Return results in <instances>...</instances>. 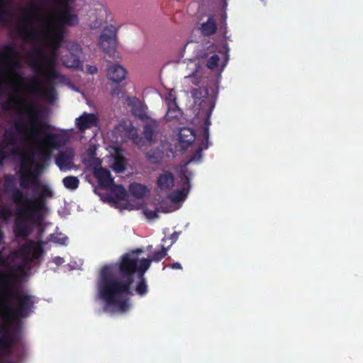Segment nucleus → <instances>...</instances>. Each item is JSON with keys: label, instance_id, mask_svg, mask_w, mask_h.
Segmentation results:
<instances>
[{"label": "nucleus", "instance_id": "9d476101", "mask_svg": "<svg viewBox=\"0 0 363 363\" xmlns=\"http://www.w3.org/2000/svg\"><path fill=\"white\" fill-rule=\"evenodd\" d=\"M117 28L110 25L104 28L102 33L99 37V44L100 48L106 53L113 52L116 47V33Z\"/></svg>", "mask_w": 363, "mask_h": 363}, {"label": "nucleus", "instance_id": "a878e982", "mask_svg": "<svg viewBox=\"0 0 363 363\" xmlns=\"http://www.w3.org/2000/svg\"><path fill=\"white\" fill-rule=\"evenodd\" d=\"M18 253L22 258V264L19 266V269L29 267L34 262L33 257H31L30 245H21L18 251Z\"/></svg>", "mask_w": 363, "mask_h": 363}, {"label": "nucleus", "instance_id": "49530a36", "mask_svg": "<svg viewBox=\"0 0 363 363\" xmlns=\"http://www.w3.org/2000/svg\"><path fill=\"white\" fill-rule=\"evenodd\" d=\"M0 266L10 267L8 258L3 255L2 252H0Z\"/></svg>", "mask_w": 363, "mask_h": 363}, {"label": "nucleus", "instance_id": "8fccbe9b", "mask_svg": "<svg viewBox=\"0 0 363 363\" xmlns=\"http://www.w3.org/2000/svg\"><path fill=\"white\" fill-rule=\"evenodd\" d=\"M6 157V155L5 151L3 149H0V164H2Z\"/></svg>", "mask_w": 363, "mask_h": 363}, {"label": "nucleus", "instance_id": "bf43d9fd", "mask_svg": "<svg viewBox=\"0 0 363 363\" xmlns=\"http://www.w3.org/2000/svg\"><path fill=\"white\" fill-rule=\"evenodd\" d=\"M141 251H142V250H140V249H138V250H137V252H141Z\"/></svg>", "mask_w": 363, "mask_h": 363}, {"label": "nucleus", "instance_id": "393cba45", "mask_svg": "<svg viewBox=\"0 0 363 363\" xmlns=\"http://www.w3.org/2000/svg\"><path fill=\"white\" fill-rule=\"evenodd\" d=\"M195 133L190 128H181L179 133V140L183 148L186 149L195 140Z\"/></svg>", "mask_w": 363, "mask_h": 363}, {"label": "nucleus", "instance_id": "6e6d98bb", "mask_svg": "<svg viewBox=\"0 0 363 363\" xmlns=\"http://www.w3.org/2000/svg\"><path fill=\"white\" fill-rule=\"evenodd\" d=\"M120 93V89H114L112 92V95H115V94H119Z\"/></svg>", "mask_w": 363, "mask_h": 363}, {"label": "nucleus", "instance_id": "412c9836", "mask_svg": "<svg viewBox=\"0 0 363 363\" xmlns=\"http://www.w3.org/2000/svg\"><path fill=\"white\" fill-rule=\"evenodd\" d=\"M175 177L172 172L168 170H162L157 177L156 184L157 189L162 191L171 190L174 186Z\"/></svg>", "mask_w": 363, "mask_h": 363}, {"label": "nucleus", "instance_id": "c03bdc74", "mask_svg": "<svg viewBox=\"0 0 363 363\" xmlns=\"http://www.w3.org/2000/svg\"><path fill=\"white\" fill-rule=\"evenodd\" d=\"M33 89L30 90L32 92H38L42 89V85L38 78H33L31 80Z\"/></svg>", "mask_w": 363, "mask_h": 363}, {"label": "nucleus", "instance_id": "c756f323", "mask_svg": "<svg viewBox=\"0 0 363 363\" xmlns=\"http://www.w3.org/2000/svg\"><path fill=\"white\" fill-rule=\"evenodd\" d=\"M4 184L3 191L6 194L9 195L11 199L12 200V194H13L14 189H18L16 186L15 176L13 174H7L4 175Z\"/></svg>", "mask_w": 363, "mask_h": 363}, {"label": "nucleus", "instance_id": "1a4fd4ad", "mask_svg": "<svg viewBox=\"0 0 363 363\" xmlns=\"http://www.w3.org/2000/svg\"><path fill=\"white\" fill-rule=\"evenodd\" d=\"M57 57V52L55 50L50 54H46L43 60L44 62L43 70L42 72L36 73L47 82L52 83L54 80L58 79L61 77L55 69Z\"/></svg>", "mask_w": 363, "mask_h": 363}, {"label": "nucleus", "instance_id": "7c9ffc66", "mask_svg": "<svg viewBox=\"0 0 363 363\" xmlns=\"http://www.w3.org/2000/svg\"><path fill=\"white\" fill-rule=\"evenodd\" d=\"M130 194L136 199H143L147 192L146 186L139 183H132L129 186Z\"/></svg>", "mask_w": 363, "mask_h": 363}, {"label": "nucleus", "instance_id": "2f4dec72", "mask_svg": "<svg viewBox=\"0 0 363 363\" xmlns=\"http://www.w3.org/2000/svg\"><path fill=\"white\" fill-rule=\"evenodd\" d=\"M191 95L195 103L201 105L206 99L208 96V89L206 86H200L191 91Z\"/></svg>", "mask_w": 363, "mask_h": 363}, {"label": "nucleus", "instance_id": "37998d69", "mask_svg": "<svg viewBox=\"0 0 363 363\" xmlns=\"http://www.w3.org/2000/svg\"><path fill=\"white\" fill-rule=\"evenodd\" d=\"M193 84L198 86L202 84L203 78L201 77V72L196 69L195 72L188 77Z\"/></svg>", "mask_w": 363, "mask_h": 363}, {"label": "nucleus", "instance_id": "4468645a", "mask_svg": "<svg viewBox=\"0 0 363 363\" xmlns=\"http://www.w3.org/2000/svg\"><path fill=\"white\" fill-rule=\"evenodd\" d=\"M18 342V337L11 335L7 328H4V333L0 337V359L12 356L13 347Z\"/></svg>", "mask_w": 363, "mask_h": 363}, {"label": "nucleus", "instance_id": "dca6fc26", "mask_svg": "<svg viewBox=\"0 0 363 363\" xmlns=\"http://www.w3.org/2000/svg\"><path fill=\"white\" fill-rule=\"evenodd\" d=\"M61 9L57 17V24L55 26H74L79 23L77 14L70 13V7L67 4H61Z\"/></svg>", "mask_w": 363, "mask_h": 363}, {"label": "nucleus", "instance_id": "a211bd4d", "mask_svg": "<svg viewBox=\"0 0 363 363\" xmlns=\"http://www.w3.org/2000/svg\"><path fill=\"white\" fill-rule=\"evenodd\" d=\"M98 123L99 118L94 113H84L75 119V125L81 133L97 126Z\"/></svg>", "mask_w": 363, "mask_h": 363}, {"label": "nucleus", "instance_id": "f3484780", "mask_svg": "<svg viewBox=\"0 0 363 363\" xmlns=\"http://www.w3.org/2000/svg\"><path fill=\"white\" fill-rule=\"evenodd\" d=\"M45 55V50L40 46L35 47L28 54V64L35 73H40L43 70L44 62L43 60Z\"/></svg>", "mask_w": 363, "mask_h": 363}, {"label": "nucleus", "instance_id": "864d4df0", "mask_svg": "<svg viewBox=\"0 0 363 363\" xmlns=\"http://www.w3.org/2000/svg\"><path fill=\"white\" fill-rule=\"evenodd\" d=\"M11 104V101H9V102H7V103L4 104L2 105V108H3L4 110H5V111H8V110L11 109V106H10Z\"/></svg>", "mask_w": 363, "mask_h": 363}, {"label": "nucleus", "instance_id": "cd10ccee", "mask_svg": "<svg viewBox=\"0 0 363 363\" xmlns=\"http://www.w3.org/2000/svg\"><path fill=\"white\" fill-rule=\"evenodd\" d=\"M72 163V154L67 151L62 152L56 158V164L60 170H66L70 168Z\"/></svg>", "mask_w": 363, "mask_h": 363}, {"label": "nucleus", "instance_id": "6ab92c4d", "mask_svg": "<svg viewBox=\"0 0 363 363\" xmlns=\"http://www.w3.org/2000/svg\"><path fill=\"white\" fill-rule=\"evenodd\" d=\"M211 124L210 120L208 118H207L204 123V128H203V135H204V140L201 141L200 143L198 149L196 150V152L193 154L190 160L186 162L185 166L188 165L191 162H200L201 159L202 157V151L203 150H206L208 147L209 145V125Z\"/></svg>", "mask_w": 363, "mask_h": 363}, {"label": "nucleus", "instance_id": "72a5a7b5", "mask_svg": "<svg viewBox=\"0 0 363 363\" xmlns=\"http://www.w3.org/2000/svg\"><path fill=\"white\" fill-rule=\"evenodd\" d=\"M167 112L166 114V118L168 121L174 119V118L176 116V115L172 116V113L174 112V110H176L177 111H179V108L178 107L177 102H176V98L173 97L171 94H169V96L167 99Z\"/></svg>", "mask_w": 363, "mask_h": 363}, {"label": "nucleus", "instance_id": "5fc2aeb1", "mask_svg": "<svg viewBox=\"0 0 363 363\" xmlns=\"http://www.w3.org/2000/svg\"><path fill=\"white\" fill-rule=\"evenodd\" d=\"M174 111L172 113V116H174L176 115V116L174 118H179V117L180 116L181 113H182V111L181 109H179V111H177L176 110H174Z\"/></svg>", "mask_w": 363, "mask_h": 363}, {"label": "nucleus", "instance_id": "f704fd0d", "mask_svg": "<svg viewBox=\"0 0 363 363\" xmlns=\"http://www.w3.org/2000/svg\"><path fill=\"white\" fill-rule=\"evenodd\" d=\"M65 188L69 190H75L79 187V180L77 177L67 176L62 179Z\"/></svg>", "mask_w": 363, "mask_h": 363}, {"label": "nucleus", "instance_id": "3c124183", "mask_svg": "<svg viewBox=\"0 0 363 363\" xmlns=\"http://www.w3.org/2000/svg\"><path fill=\"white\" fill-rule=\"evenodd\" d=\"M169 267L174 269H182L181 264L179 262H175V263L171 264L169 265Z\"/></svg>", "mask_w": 363, "mask_h": 363}, {"label": "nucleus", "instance_id": "aec40b11", "mask_svg": "<svg viewBox=\"0 0 363 363\" xmlns=\"http://www.w3.org/2000/svg\"><path fill=\"white\" fill-rule=\"evenodd\" d=\"M126 104L131 108V111L135 117L142 120L147 118V108L139 99L135 96H128L126 99Z\"/></svg>", "mask_w": 363, "mask_h": 363}, {"label": "nucleus", "instance_id": "473e14b6", "mask_svg": "<svg viewBox=\"0 0 363 363\" xmlns=\"http://www.w3.org/2000/svg\"><path fill=\"white\" fill-rule=\"evenodd\" d=\"M9 4L10 0H0V18L4 23L10 22V19L7 18L11 16V12L8 9Z\"/></svg>", "mask_w": 363, "mask_h": 363}, {"label": "nucleus", "instance_id": "c85d7f7f", "mask_svg": "<svg viewBox=\"0 0 363 363\" xmlns=\"http://www.w3.org/2000/svg\"><path fill=\"white\" fill-rule=\"evenodd\" d=\"M217 30V24L213 16L208 17L206 22L201 26V33L204 36H210L216 33Z\"/></svg>", "mask_w": 363, "mask_h": 363}, {"label": "nucleus", "instance_id": "20e7f679", "mask_svg": "<svg viewBox=\"0 0 363 363\" xmlns=\"http://www.w3.org/2000/svg\"><path fill=\"white\" fill-rule=\"evenodd\" d=\"M16 218L14 222L13 233L17 238H26L31 233L28 221H36L42 218L41 214L30 203L16 204Z\"/></svg>", "mask_w": 363, "mask_h": 363}, {"label": "nucleus", "instance_id": "f8f14e48", "mask_svg": "<svg viewBox=\"0 0 363 363\" xmlns=\"http://www.w3.org/2000/svg\"><path fill=\"white\" fill-rule=\"evenodd\" d=\"M69 52L62 57V64L69 68H79L82 65L80 55L82 52L80 45L77 43L69 45Z\"/></svg>", "mask_w": 363, "mask_h": 363}, {"label": "nucleus", "instance_id": "de8ad7c7", "mask_svg": "<svg viewBox=\"0 0 363 363\" xmlns=\"http://www.w3.org/2000/svg\"><path fill=\"white\" fill-rule=\"evenodd\" d=\"M53 241L57 243H60L61 245H65L66 242L67 241V237H62V238H58V236H55L52 238Z\"/></svg>", "mask_w": 363, "mask_h": 363}, {"label": "nucleus", "instance_id": "13d9d810", "mask_svg": "<svg viewBox=\"0 0 363 363\" xmlns=\"http://www.w3.org/2000/svg\"><path fill=\"white\" fill-rule=\"evenodd\" d=\"M14 102H15L16 104H19V103H20L18 100H16Z\"/></svg>", "mask_w": 363, "mask_h": 363}, {"label": "nucleus", "instance_id": "b1692460", "mask_svg": "<svg viewBox=\"0 0 363 363\" xmlns=\"http://www.w3.org/2000/svg\"><path fill=\"white\" fill-rule=\"evenodd\" d=\"M126 70L121 65H112L108 69V78L115 83H120L126 77Z\"/></svg>", "mask_w": 363, "mask_h": 363}, {"label": "nucleus", "instance_id": "5701e85b", "mask_svg": "<svg viewBox=\"0 0 363 363\" xmlns=\"http://www.w3.org/2000/svg\"><path fill=\"white\" fill-rule=\"evenodd\" d=\"M94 176L97 178L99 185L101 189H108L114 184L111 172L106 168L101 167L94 171Z\"/></svg>", "mask_w": 363, "mask_h": 363}, {"label": "nucleus", "instance_id": "a18cd8bd", "mask_svg": "<svg viewBox=\"0 0 363 363\" xmlns=\"http://www.w3.org/2000/svg\"><path fill=\"white\" fill-rule=\"evenodd\" d=\"M145 214L147 216V218L150 219L158 218L157 211L155 210L146 209L145 211Z\"/></svg>", "mask_w": 363, "mask_h": 363}, {"label": "nucleus", "instance_id": "39448f33", "mask_svg": "<svg viewBox=\"0 0 363 363\" xmlns=\"http://www.w3.org/2000/svg\"><path fill=\"white\" fill-rule=\"evenodd\" d=\"M21 14V20L30 27V30L26 26L21 27L18 30L19 35L24 40H33L38 33L37 29L33 26V21H38L41 18V12L40 7L31 3L27 7L23 8Z\"/></svg>", "mask_w": 363, "mask_h": 363}, {"label": "nucleus", "instance_id": "09e8293b", "mask_svg": "<svg viewBox=\"0 0 363 363\" xmlns=\"http://www.w3.org/2000/svg\"><path fill=\"white\" fill-rule=\"evenodd\" d=\"M55 91L54 88H50L45 93V96L49 99H52L55 97Z\"/></svg>", "mask_w": 363, "mask_h": 363}, {"label": "nucleus", "instance_id": "423d86ee", "mask_svg": "<svg viewBox=\"0 0 363 363\" xmlns=\"http://www.w3.org/2000/svg\"><path fill=\"white\" fill-rule=\"evenodd\" d=\"M18 55V52L16 46L11 43L4 45L0 50V57L8 61L7 67L14 74V79L11 81L12 85L23 87L25 83L20 73L16 72L21 67L20 61L16 59Z\"/></svg>", "mask_w": 363, "mask_h": 363}, {"label": "nucleus", "instance_id": "4d7b16f0", "mask_svg": "<svg viewBox=\"0 0 363 363\" xmlns=\"http://www.w3.org/2000/svg\"><path fill=\"white\" fill-rule=\"evenodd\" d=\"M171 237H172V242H171L170 245H172L173 244V242H174L176 240V239H177V237H174V235H171Z\"/></svg>", "mask_w": 363, "mask_h": 363}, {"label": "nucleus", "instance_id": "603ef678", "mask_svg": "<svg viewBox=\"0 0 363 363\" xmlns=\"http://www.w3.org/2000/svg\"><path fill=\"white\" fill-rule=\"evenodd\" d=\"M88 71L90 74H94L97 72L98 69L96 66H89L88 68Z\"/></svg>", "mask_w": 363, "mask_h": 363}, {"label": "nucleus", "instance_id": "7ed1b4c3", "mask_svg": "<svg viewBox=\"0 0 363 363\" xmlns=\"http://www.w3.org/2000/svg\"><path fill=\"white\" fill-rule=\"evenodd\" d=\"M16 275L11 272L0 270V291L4 295V308L13 311L17 318H25L32 313L35 303V297L23 291L11 290Z\"/></svg>", "mask_w": 363, "mask_h": 363}, {"label": "nucleus", "instance_id": "f257e3e1", "mask_svg": "<svg viewBox=\"0 0 363 363\" xmlns=\"http://www.w3.org/2000/svg\"><path fill=\"white\" fill-rule=\"evenodd\" d=\"M138 264L137 257L125 253L116 264H105L101 268L97 280L98 294L107 306H116L123 312L128 310V296L133 295L131 286L135 273L138 277L135 293L140 296L147 293L145 274L149 269V263L146 262L141 266Z\"/></svg>", "mask_w": 363, "mask_h": 363}, {"label": "nucleus", "instance_id": "6e6552de", "mask_svg": "<svg viewBox=\"0 0 363 363\" xmlns=\"http://www.w3.org/2000/svg\"><path fill=\"white\" fill-rule=\"evenodd\" d=\"M29 166L28 161L23 159L19 172V184L23 189H28L30 186L38 187L40 184L39 176L42 167L40 165H36L33 170H30L28 169Z\"/></svg>", "mask_w": 363, "mask_h": 363}, {"label": "nucleus", "instance_id": "9b49d317", "mask_svg": "<svg viewBox=\"0 0 363 363\" xmlns=\"http://www.w3.org/2000/svg\"><path fill=\"white\" fill-rule=\"evenodd\" d=\"M191 175V172L187 169L181 172L179 177L183 182V186L169 194V199L172 203H177L186 199L191 187L190 179Z\"/></svg>", "mask_w": 363, "mask_h": 363}, {"label": "nucleus", "instance_id": "4c0bfd02", "mask_svg": "<svg viewBox=\"0 0 363 363\" xmlns=\"http://www.w3.org/2000/svg\"><path fill=\"white\" fill-rule=\"evenodd\" d=\"M3 143L6 145H14L16 143V137L13 130H7L3 135Z\"/></svg>", "mask_w": 363, "mask_h": 363}, {"label": "nucleus", "instance_id": "a19ab883", "mask_svg": "<svg viewBox=\"0 0 363 363\" xmlns=\"http://www.w3.org/2000/svg\"><path fill=\"white\" fill-rule=\"evenodd\" d=\"M13 213L9 206L0 207V220L7 222L12 216Z\"/></svg>", "mask_w": 363, "mask_h": 363}, {"label": "nucleus", "instance_id": "0eeeda50", "mask_svg": "<svg viewBox=\"0 0 363 363\" xmlns=\"http://www.w3.org/2000/svg\"><path fill=\"white\" fill-rule=\"evenodd\" d=\"M52 190L47 185L42 186L39 196L35 198H29L21 189H16L12 194V201L15 204L30 203L40 213L45 206V199L52 198Z\"/></svg>", "mask_w": 363, "mask_h": 363}, {"label": "nucleus", "instance_id": "58836bf2", "mask_svg": "<svg viewBox=\"0 0 363 363\" xmlns=\"http://www.w3.org/2000/svg\"><path fill=\"white\" fill-rule=\"evenodd\" d=\"M147 160L153 164H160L162 160V155L159 152L150 151L146 154Z\"/></svg>", "mask_w": 363, "mask_h": 363}, {"label": "nucleus", "instance_id": "c9c22d12", "mask_svg": "<svg viewBox=\"0 0 363 363\" xmlns=\"http://www.w3.org/2000/svg\"><path fill=\"white\" fill-rule=\"evenodd\" d=\"M24 245H30L31 257H33V260L39 259L43 254V247L35 243L34 241H30Z\"/></svg>", "mask_w": 363, "mask_h": 363}, {"label": "nucleus", "instance_id": "4be33fe9", "mask_svg": "<svg viewBox=\"0 0 363 363\" xmlns=\"http://www.w3.org/2000/svg\"><path fill=\"white\" fill-rule=\"evenodd\" d=\"M65 30L62 26H55L53 30H48L45 33L46 36L49 38L50 46L53 50L57 51L60 48L64 40Z\"/></svg>", "mask_w": 363, "mask_h": 363}, {"label": "nucleus", "instance_id": "ddd939ff", "mask_svg": "<svg viewBox=\"0 0 363 363\" xmlns=\"http://www.w3.org/2000/svg\"><path fill=\"white\" fill-rule=\"evenodd\" d=\"M208 52L213 54L206 61V67L210 69H214L218 67V62L220 61V57L218 54L221 55L222 57L224 58L225 65L228 61V48L227 46H218L213 45L208 48Z\"/></svg>", "mask_w": 363, "mask_h": 363}, {"label": "nucleus", "instance_id": "bb28decb", "mask_svg": "<svg viewBox=\"0 0 363 363\" xmlns=\"http://www.w3.org/2000/svg\"><path fill=\"white\" fill-rule=\"evenodd\" d=\"M170 245L167 247H165L164 245L162 246V249L158 251H155L150 258H138V266H141L143 264L146 263L147 262L149 263V267L151 265L152 262H160L163 258H164L167 255V251L169 248Z\"/></svg>", "mask_w": 363, "mask_h": 363}, {"label": "nucleus", "instance_id": "2eb2a0df", "mask_svg": "<svg viewBox=\"0 0 363 363\" xmlns=\"http://www.w3.org/2000/svg\"><path fill=\"white\" fill-rule=\"evenodd\" d=\"M111 192V200L115 203H118L120 201H124L122 205V209L131 211L134 209L133 205L128 201V193L122 185L113 184L109 188Z\"/></svg>", "mask_w": 363, "mask_h": 363}, {"label": "nucleus", "instance_id": "e433bc0d", "mask_svg": "<svg viewBox=\"0 0 363 363\" xmlns=\"http://www.w3.org/2000/svg\"><path fill=\"white\" fill-rule=\"evenodd\" d=\"M156 127V123L154 121H150L145 124L144 127V135L148 141L152 140V138L155 133Z\"/></svg>", "mask_w": 363, "mask_h": 363}, {"label": "nucleus", "instance_id": "f03ea898", "mask_svg": "<svg viewBox=\"0 0 363 363\" xmlns=\"http://www.w3.org/2000/svg\"><path fill=\"white\" fill-rule=\"evenodd\" d=\"M35 105H26L17 111L18 115L25 113L28 117L30 125V135L39 147L38 157L42 162H47L50 159L52 151L62 145V137L55 133H48L51 126L45 122H40L37 119L40 111L33 108Z\"/></svg>", "mask_w": 363, "mask_h": 363}, {"label": "nucleus", "instance_id": "ea45409f", "mask_svg": "<svg viewBox=\"0 0 363 363\" xmlns=\"http://www.w3.org/2000/svg\"><path fill=\"white\" fill-rule=\"evenodd\" d=\"M113 169L118 173L123 172L125 169V161L122 157H117L113 163Z\"/></svg>", "mask_w": 363, "mask_h": 363}, {"label": "nucleus", "instance_id": "79ce46f5", "mask_svg": "<svg viewBox=\"0 0 363 363\" xmlns=\"http://www.w3.org/2000/svg\"><path fill=\"white\" fill-rule=\"evenodd\" d=\"M14 127L18 133H27L26 130H27V128H28V124H27V123H26V121L23 119H22V118L18 119L14 123Z\"/></svg>", "mask_w": 363, "mask_h": 363}]
</instances>
